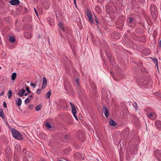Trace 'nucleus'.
<instances>
[{
    "label": "nucleus",
    "mask_w": 161,
    "mask_h": 161,
    "mask_svg": "<svg viewBox=\"0 0 161 161\" xmlns=\"http://www.w3.org/2000/svg\"><path fill=\"white\" fill-rule=\"evenodd\" d=\"M75 3V7L76 8H77V5H76V3Z\"/></svg>",
    "instance_id": "obj_61"
},
{
    "label": "nucleus",
    "mask_w": 161,
    "mask_h": 161,
    "mask_svg": "<svg viewBox=\"0 0 161 161\" xmlns=\"http://www.w3.org/2000/svg\"><path fill=\"white\" fill-rule=\"evenodd\" d=\"M9 3L11 5L14 6L19 5L20 2L19 0H11L9 1Z\"/></svg>",
    "instance_id": "obj_8"
},
{
    "label": "nucleus",
    "mask_w": 161,
    "mask_h": 161,
    "mask_svg": "<svg viewBox=\"0 0 161 161\" xmlns=\"http://www.w3.org/2000/svg\"><path fill=\"white\" fill-rule=\"evenodd\" d=\"M47 80L45 77H43V82L42 86V89H44L47 85Z\"/></svg>",
    "instance_id": "obj_10"
},
{
    "label": "nucleus",
    "mask_w": 161,
    "mask_h": 161,
    "mask_svg": "<svg viewBox=\"0 0 161 161\" xmlns=\"http://www.w3.org/2000/svg\"><path fill=\"white\" fill-rule=\"evenodd\" d=\"M109 123L111 126L114 127L117 125L116 122L113 119H111L110 120Z\"/></svg>",
    "instance_id": "obj_16"
},
{
    "label": "nucleus",
    "mask_w": 161,
    "mask_h": 161,
    "mask_svg": "<svg viewBox=\"0 0 161 161\" xmlns=\"http://www.w3.org/2000/svg\"><path fill=\"white\" fill-rule=\"evenodd\" d=\"M136 106H134V108H135L136 110H137V104H136Z\"/></svg>",
    "instance_id": "obj_58"
},
{
    "label": "nucleus",
    "mask_w": 161,
    "mask_h": 161,
    "mask_svg": "<svg viewBox=\"0 0 161 161\" xmlns=\"http://www.w3.org/2000/svg\"><path fill=\"white\" fill-rule=\"evenodd\" d=\"M71 108V111L73 114H76L77 112L75 106Z\"/></svg>",
    "instance_id": "obj_32"
},
{
    "label": "nucleus",
    "mask_w": 161,
    "mask_h": 161,
    "mask_svg": "<svg viewBox=\"0 0 161 161\" xmlns=\"http://www.w3.org/2000/svg\"><path fill=\"white\" fill-rule=\"evenodd\" d=\"M12 95V92L11 90L8 91V96L9 99H10Z\"/></svg>",
    "instance_id": "obj_29"
},
{
    "label": "nucleus",
    "mask_w": 161,
    "mask_h": 161,
    "mask_svg": "<svg viewBox=\"0 0 161 161\" xmlns=\"http://www.w3.org/2000/svg\"><path fill=\"white\" fill-rule=\"evenodd\" d=\"M14 161H19L17 159V158H14Z\"/></svg>",
    "instance_id": "obj_57"
},
{
    "label": "nucleus",
    "mask_w": 161,
    "mask_h": 161,
    "mask_svg": "<svg viewBox=\"0 0 161 161\" xmlns=\"http://www.w3.org/2000/svg\"><path fill=\"white\" fill-rule=\"evenodd\" d=\"M28 93H24V95H25V96H27V95H28Z\"/></svg>",
    "instance_id": "obj_60"
},
{
    "label": "nucleus",
    "mask_w": 161,
    "mask_h": 161,
    "mask_svg": "<svg viewBox=\"0 0 161 161\" xmlns=\"http://www.w3.org/2000/svg\"><path fill=\"white\" fill-rule=\"evenodd\" d=\"M25 89L28 93H30L31 92V91L30 90V88L29 87H26Z\"/></svg>",
    "instance_id": "obj_42"
},
{
    "label": "nucleus",
    "mask_w": 161,
    "mask_h": 161,
    "mask_svg": "<svg viewBox=\"0 0 161 161\" xmlns=\"http://www.w3.org/2000/svg\"><path fill=\"white\" fill-rule=\"evenodd\" d=\"M110 36L113 38L118 39L120 37V34L118 32H113L110 34Z\"/></svg>",
    "instance_id": "obj_6"
},
{
    "label": "nucleus",
    "mask_w": 161,
    "mask_h": 161,
    "mask_svg": "<svg viewBox=\"0 0 161 161\" xmlns=\"http://www.w3.org/2000/svg\"><path fill=\"white\" fill-rule=\"evenodd\" d=\"M103 112L106 118H108V116L109 112L108 110L107 109V108L105 106H103Z\"/></svg>",
    "instance_id": "obj_13"
},
{
    "label": "nucleus",
    "mask_w": 161,
    "mask_h": 161,
    "mask_svg": "<svg viewBox=\"0 0 161 161\" xmlns=\"http://www.w3.org/2000/svg\"><path fill=\"white\" fill-rule=\"evenodd\" d=\"M63 59L65 62H67L68 60V58L66 56H64L63 58Z\"/></svg>",
    "instance_id": "obj_41"
},
{
    "label": "nucleus",
    "mask_w": 161,
    "mask_h": 161,
    "mask_svg": "<svg viewBox=\"0 0 161 161\" xmlns=\"http://www.w3.org/2000/svg\"><path fill=\"white\" fill-rule=\"evenodd\" d=\"M64 138L66 139H67L68 138V135L66 134L64 136Z\"/></svg>",
    "instance_id": "obj_52"
},
{
    "label": "nucleus",
    "mask_w": 161,
    "mask_h": 161,
    "mask_svg": "<svg viewBox=\"0 0 161 161\" xmlns=\"http://www.w3.org/2000/svg\"><path fill=\"white\" fill-rule=\"evenodd\" d=\"M42 108V105L41 104H39L37 106L36 108V111H38L41 110Z\"/></svg>",
    "instance_id": "obj_35"
},
{
    "label": "nucleus",
    "mask_w": 161,
    "mask_h": 161,
    "mask_svg": "<svg viewBox=\"0 0 161 161\" xmlns=\"http://www.w3.org/2000/svg\"><path fill=\"white\" fill-rule=\"evenodd\" d=\"M86 15L89 19V22L92 24L93 23L94 21L92 17L91 12L89 11L88 9H87L86 10Z\"/></svg>",
    "instance_id": "obj_5"
},
{
    "label": "nucleus",
    "mask_w": 161,
    "mask_h": 161,
    "mask_svg": "<svg viewBox=\"0 0 161 161\" xmlns=\"http://www.w3.org/2000/svg\"><path fill=\"white\" fill-rule=\"evenodd\" d=\"M47 20L48 21L49 24L50 25H52V21H53V20L52 19H51L50 18L48 17V18H47Z\"/></svg>",
    "instance_id": "obj_37"
},
{
    "label": "nucleus",
    "mask_w": 161,
    "mask_h": 161,
    "mask_svg": "<svg viewBox=\"0 0 161 161\" xmlns=\"http://www.w3.org/2000/svg\"><path fill=\"white\" fill-rule=\"evenodd\" d=\"M11 131L12 136L14 138L19 140L23 139L22 135L20 133L19 131L14 129H12Z\"/></svg>",
    "instance_id": "obj_1"
},
{
    "label": "nucleus",
    "mask_w": 161,
    "mask_h": 161,
    "mask_svg": "<svg viewBox=\"0 0 161 161\" xmlns=\"http://www.w3.org/2000/svg\"><path fill=\"white\" fill-rule=\"evenodd\" d=\"M149 81H142L141 82V84L143 85L144 86H147L148 85Z\"/></svg>",
    "instance_id": "obj_26"
},
{
    "label": "nucleus",
    "mask_w": 161,
    "mask_h": 161,
    "mask_svg": "<svg viewBox=\"0 0 161 161\" xmlns=\"http://www.w3.org/2000/svg\"><path fill=\"white\" fill-rule=\"evenodd\" d=\"M83 133L80 130L78 131L76 134V136L78 138H80L82 136Z\"/></svg>",
    "instance_id": "obj_19"
},
{
    "label": "nucleus",
    "mask_w": 161,
    "mask_h": 161,
    "mask_svg": "<svg viewBox=\"0 0 161 161\" xmlns=\"http://www.w3.org/2000/svg\"><path fill=\"white\" fill-rule=\"evenodd\" d=\"M25 92L26 90L25 89H22L19 91L18 93V95L19 96L22 97L24 96V93Z\"/></svg>",
    "instance_id": "obj_11"
},
{
    "label": "nucleus",
    "mask_w": 161,
    "mask_h": 161,
    "mask_svg": "<svg viewBox=\"0 0 161 161\" xmlns=\"http://www.w3.org/2000/svg\"><path fill=\"white\" fill-rule=\"evenodd\" d=\"M74 117H75V119L77 120H78V118L77 117V116L76 115V114H73Z\"/></svg>",
    "instance_id": "obj_50"
},
{
    "label": "nucleus",
    "mask_w": 161,
    "mask_h": 161,
    "mask_svg": "<svg viewBox=\"0 0 161 161\" xmlns=\"http://www.w3.org/2000/svg\"><path fill=\"white\" fill-rule=\"evenodd\" d=\"M106 53L107 57L109 61L111 63L113 62V59L112 54L111 53L108 52L107 53Z\"/></svg>",
    "instance_id": "obj_12"
},
{
    "label": "nucleus",
    "mask_w": 161,
    "mask_h": 161,
    "mask_svg": "<svg viewBox=\"0 0 161 161\" xmlns=\"http://www.w3.org/2000/svg\"><path fill=\"white\" fill-rule=\"evenodd\" d=\"M0 116L2 119L5 118V116L3 113V110L2 109L0 108Z\"/></svg>",
    "instance_id": "obj_22"
},
{
    "label": "nucleus",
    "mask_w": 161,
    "mask_h": 161,
    "mask_svg": "<svg viewBox=\"0 0 161 161\" xmlns=\"http://www.w3.org/2000/svg\"><path fill=\"white\" fill-rule=\"evenodd\" d=\"M4 93V91H2L1 93L0 94V96H1L2 95H3Z\"/></svg>",
    "instance_id": "obj_54"
},
{
    "label": "nucleus",
    "mask_w": 161,
    "mask_h": 161,
    "mask_svg": "<svg viewBox=\"0 0 161 161\" xmlns=\"http://www.w3.org/2000/svg\"><path fill=\"white\" fill-rule=\"evenodd\" d=\"M153 61V62L155 64H156V65L158 68V61L157 58H155L153 59H152Z\"/></svg>",
    "instance_id": "obj_33"
},
{
    "label": "nucleus",
    "mask_w": 161,
    "mask_h": 161,
    "mask_svg": "<svg viewBox=\"0 0 161 161\" xmlns=\"http://www.w3.org/2000/svg\"><path fill=\"white\" fill-rule=\"evenodd\" d=\"M51 91L49 90V91L47 92L45 95V97L46 98H50V96L51 94Z\"/></svg>",
    "instance_id": "obj_21"
},
{
    "label": "nucleus",
    "mask_w": 161,
    "mask_h": 161,
    "mask_svg": "<svg viewBox=\"0 0 161 161\" xmlns=\"http://www.w3.org/2000/svg\"><path fill=\"white\" fill-rule=\"evenodd\" d=\"M75 82H76V83L77 85L78 86H79V85H80V83L79 82V79H78V78L76 79V80H75Z\"/></svg>",
    "instance_id": "obj_43"
},
{
    "label": "nucleus",
    "mask_w": 161,
    "mask_h": 161,
    "mask_svg": "<svg viewBox=\"0 0 161 161\" xmlns=\"http://www.w3.org/2000/svg\"><path fill=\"white\" fill-rule=\"evenodd\" d=\"M3 106L5 108H6L7 107L6 103L5 101L3 102Z\"/></svg>",
    "instance_id": "obj_45"
},
{
    "label": "nucleus",
    "mask_w": 161,
    "mask_h": 161,
    "mask_svg": "<svg viewBox=\"0 0 161 161\" xmlns=\"http://www.w3.org/2000/svg\"><path fill=\"white\" fill-rule=\"evenodd\" d=\"M47 4H46L45 3H44V6L47 9L50 6L49 4V1L48 0H47V1L46 2Z\"/></svg>",
    "instance_id": "obj_36"
},
{
    "label": "nucleus",
    "mask_w": 161,
    "mask_h": 161,
    "mask_svg": "<svg viewBox=\"0 0 161 161\" xmlns=\"http://www.w3.org/2000/svg\"><path fill=\"white\" fill-rule=\"evenodd\" d=\"M95 21L96 22V23H97V24L98 25L99 23V22L98 21V20H97V17L95 16Z\"/></svg>",
    "instance_id": "obj_46"
},
{
    "label": "nucleus",
    "mask_w": 161,
    "mask_h": 161,
    "mask_svg": "<svg viewBox=\"0 0 161 161\" xmlns=\"http://www.w3.org/2000/svg\"><path fill=\"white\" fill-rule=\"evenodd\" d=\"M34 11H35V13L37 15V16H38V12H37L36 10V9L35 8H34Z\"/></svg>",
    "instance_id": "obj_51"
},
{
    "label": "nucleus",
    "mask_w": 161,
    "mask_h": 161,
    "mask_svg": "<svg viewBox=\"0 0 161 161\" xmlns=\"http://www.w3.org/2000/svg\"><path fill=\"white\" fill-rule=\"evenodd\" d=\"M155 125L156 127L159 130L161 129V121L159 120H157L155 122Z\"/></svg>",
    "instance_id": "obj_15"
},
{
    "label": "nucleus",
    "mask_w": 161,
    "mask_h": 161,
    "mask_svg": "<svg viewBox=\"0 0 161 161\" xmlns=\"http://www.w3.org/2000/svg\"><path fill=\"white\" fill-rule=\"evenodd\" d=\"M8 40L9 42L13 43L15 41V38L13 36H10L9 37Z\"/></svg>",
    "instance_id": "obj_25"
},
{
    "label": "nucleus",
    "mask_w": 161,
    "mask_h": 161,
    "mask_svg": "<svg viewBox=\"0 0 161 161\" xmlns=\"http://www.w3.org/2000/svg\"><path fill=\"white\" fill-rule=\"evenodd\" d=\"M30 102V99L27 98L25 100V104H27V103H29Z\"/></svg>",
    "instance_id": "obj_39"
},
{
    "label": "nucleus",
    "mask_w": 161,
    "mask_h": 161,
    "mask_svg": "<svg viewBox=\"0 0 161 161\" xmlns=\"http://www.w3.org/2000/svg\"><path fill=\"white\" fill-rule=\"evenodd\" d=\"M17 74L16 73H13L11 75V79L12 80H14L16 78Z\"/></svg>",
    "instance_id": "obj_27"
},
{
    "label": "nucleus",
    "mask_w": 161,
    "mask_h": 161,
    "mask_svg": "<svg viewBox=\"0 0 161 161\" xmlns=\"http://www.w3.org/2000/svg\"><path fill=\"white\" fill-rule=\"evenodd\" d=\"M115 73L117 74H121L122 72L121 69L118 65H115Z\"/></svg>",
    "instance_id": "obj_14"
},
{
    "label": "nucleus",
    "mask_w": 161,
    "mask_h": 161,
    "mask_svg": "<svg viewBox=\"0 0 161 161\" xmlns=\"http://www.w3.org/2000/svg\"><path fill=\"white\" fill-rule=\"evenodd\" d=\"M150 11L152 16L154 18H156L157 14V8L155 4H153L151 5Z\"/></svg>",
    "instance_id": "obj_2"
},
{
    "label": "nucleus",
    "mask_w": 161,
    "mask_h": 161,
    "mask_svg": "<svg viewBox=\"0 0 161 161\" xmlns=\"http://www.w3.org/2000/svg\"><path fill=\"white\" fill-rule=\"evenodd\" d=\"M33 108V105L32 104H30L29 105L28 107V108L30 109H32Z\"/></svg>",
    "instance_id": "obj_44"
},
{
    "label": "nucleus",
    "mask_w": 161,
    "mask_h": 161,
    "mask_svg": "<svg viewBox=\"0 0 161 161\" xmlns=\"http://www.w3.org/2000/svg\"><path fill=\"white\" fill-rule=\"evenodd\" d=\"M45 126L48 129H51L52 128V125L50 124V123L46 122L45 124Z\"/></svg>",
    "instance_id": "obj_24"
},
{
    "label": "nucleus",
    "mask_w": 161,
    "mask_h": 161,
    "mask_svg": "<svg viewBox=\"0 0 161 161\" xmlns=\"http://www.w3.org/2000/svg\"><path fill=\"white\" fill-rule=\"evenodd\" d=\"M11 151L12 150L9 147H8L5 149V155L8 159L10 158V157L12 155Z\"/></svg>",
    "instance_id": "obj_3"
},
{
    "label": "nucleus",
    "mask_w": 161,
    "mask_h": 161,
    "mask_svg": "<svg viewBox=\"0 0 161 161\" xmlns=\"http://www.w3.org/2000/svg\"><path fill=\"white\" fill-rule=\"evenodd\" d=\"M25 28L26 29L31 30L32 29V27L31 25L27 24L25 26Z\"/></svg>",
    "instance_id": "obj_28"
},
{
    "label": "nucleus",
    "mask_w": 161,
    "mask_h": 161,
    "mask_svg": "<svg viewBox=\"0 0 161 161\" xmlns=\"http://www.w3.org/2000/svg\"><path fill=\"white\" fill-rule=\"evenodd\" d=\"M22 100L20 98H18L17 99L16 101V104L19 106H20L22 103Z\"/></svg>",
    "instance_id": "obj_17"
},
{
    "label": "nucleus",
    "mask_w": 161,
    "mask_h": 161,
    "mask_svg": "<svg viewBox=\"0 0 161 161\" xmlns=\"http://www.w3.org/2000/svg\"><path fill=\"white\" fill-rule=\"evenodd\" d=\"M24 36L26 38H31L32 37V36L30 32H27L24 33Z\"/></svg>",
    "instance_id": "obj_18"
},
{
    "label": "nucleus",
    "mask_w": 161,
    "mask_h": 161,
    "mask_svg": "<svg viewBox=\"0 0 161 161\" xmlns=\"http://www.w3.org/2000/svg\"><path fill=\"white\" fill-rule=\"evenodd\" d=\"M10 17H4V20L8 23H10L11 22Z\"/></svg>",
    "instance_id": "obj_23"
},
{
    "label": "nucleus",
    "mask_w": 161,
    "mask_h": 161,
    "mask_svg": "<svg viewBox=\"0 0 161 161\" xmlns=\"http://www.w3.org/2000/svg\"><path fill=\"white\" fill-rule=\"evenodd\" d=\"M153 114L152 113H150L149 114V117H151V116H153Z\"/></svg>",
    "instance_id": "obj_55"
},
{
    "label": "nucleus",
    "mask_w": 161,
    "mask_h": 161,
    "mask_svg": "<svg viewBox=\"0 0 161 161\" xmlns=\"http://www.w3.org/2000/svg\"><path fill=\"white\" fill-rule=\"evenodd\" d=\"M58 25L60 28L63 31H65V30L64 28L63 24L61 22H59L58 23Z\"/></svg>",
    "instance_id": "obj_31"
},
{
    "label": "nucleus",
    "mask_w": 161,
    "mask_h": 161,
    "mask_svg": "<svg viewBox=\"0 0 161 161\" xmlns=\"http://www.w3.org/2000/svg\"><path fill=\"white\" fill-rule=\"evenodd\" d=\"M149 51H148V52L147 53V55H148L149 54Z\"/></svg>",
    "instance_id": "obj_62"
},
{
    "label": "nucleus",
    "mask_w": 161,
    "mask_h": 161,
    "mask_svg": "<svg viewBox=\"0 0 161 161\" xmlns=\"http://www.w3.org/2000/svg\"><path fill=\"white\" fill-rule=\"evenodd\" d=\"M138 147V145L137 144H136L135 146V151H134V153H135V151H137L138 150V148H137V147Z\"/></svg>",
    "instance_id": "obj_47"
},
{
    "label": "nucleus",
    "mask_w": 161,
    "mask_h": 161,
    "mask_svg": "<svg viewBox=\"0 0 161 161\" xmlns=\"http://www.w3.org/2000/svg\"><path fill=\"white\" fill-rule=\"evenodd\" d=\"M64 87L66 92L72 91L71 85L70 83H68L67 85L65 84Z\"/></svg>",
    "instance_id": "obj_7"
},
{
    "label": "nucleus",
    "mask_w": 161,
    "mask_h": 161,
    "mask_svg": "<svg viewBox=\"0 0 161 161\" xmlns=\"http://www.w3.org/2000/svg\"><path fill=\"white\" fill-rule=\"evenodd\" d=\"M30 85L31 86H32L34 88L36 86V84H34V83H31Z\"/></svg>",
    "instance_id": "obj_48"
},
{
    "label": "nucleus",
    "mask_w": 161,
    "mask_h": 161,
    "mask_svg": "<svg viewBox=\"0 0 161 161\" xmlns=\"http://www.w3.org/2000/svg\"><path fill=\"white\" fill-rule=\"evenodd\" d=\"M111 75H112L113 78L114 79V80H115V77H114V76L113 75L114 73L113 72H111Z\"/></svg>",
    "instance_id": "obj_53"
},
{
    "label": "nucleus",
    "mask_w": 161,
    "mask_h": 161,
    "mask_svg": "<svg viewBox=\"0 0 161 161\" xmlns=\"http://www.w3.org/2000/svg\"><path fill=\"white\" fill-rule=\"evenodd\" d=\"M74 3H76V0H74Z\"/></svg>",
    "instance_id": "obj_64"
},
{
    "label": "nucleus",
    "mask_w": 161,
    "mask_h": 161,
    "mask_svg": "<svg viewBox=\"0 0 161 161\" xmlns=\"http://www.w3.org/2000/svg\"><path fill=\"white\" fill-rule=\"evenodd\" d=\"M72 149L69 147L68 148H64V152L65 154L68 153Z\"/></svg>",
    "instance_id": "obj_20"
},
{
    "label": "nucleus",
    "mask_w": 161,
    "mask_h": 161,
    "mask_svg": "<svg viewBox=\"0 0 161 161\" xmlns=\"http://www.w3.org/2000/svg\"><path fill=\"white\" fill-rule=\"evenodd\" d=\"M137 65L140 67L142 69V68L143 65H142V63L141 61L139 62V63H137Z\"/></svg>",
    "instance_id": "obj_38"
},
{
    "label": "nucleus",
    "mask_w": 161,
    "mask_h": 161,
    "mask_svg": "<svg viewBox=\"0 0 161 161\" xmlns=\"http://www.w3.org/2000/svg\"><path fill=\"white\" fill-rule=\"evenodd\" d=\"M74 155L77 158H80L81 157V154L79 153H75Z\"/></svg>",
    "instance_id": "obj_30"
},
{
    "label": "nucleus",
    "mask_w": 161,
    "mask_h": 161,
    "mask_svg": "<svg viewBox=\"0 0 161 161\" xmlns=\"http://www.w3.org/2000/svg\"><path fill=\"white\" fill-rule=\"evenodd\" d=\"M28 97H31V98H32L33 97V96L32 95H29L28 96Z\"/></svg>",
    "instance_id": "obj_59"
},
{
    "label": "nucleus",
    "mask_w": 161,
    "mask_h": 161,
    "mask_svg": "<svg viewBox=\"0 0 161 161\" xmlns=\"http://www.w3.org/2000/svg\"><path fill=\"white\" fill-rule=\"evenodd\" d=\"M135 19L133 17H129L128 18V20H127V22L130 26L131 27H134L135 25Z\"/></svg>",
    "instance_id": "obj_4"
},
{
    "label": "nucleus",
    "mask_w": 161,
    "mask_h": 161,
    "mask_svg": "<svg viewBox=\"0 0 161 161\" xmlns=\"http://www.w3.org/2000/svg\"><path fill=\"white\" fill-rule=\"evenodd\" d=\"M105 29V30H106L107 29V26L106 25H105L104 26H102Z\"/></svg>",
    "instance_id": "obj_56"
},
{
    "label": "nucleus",
    "mask_w": 161,
    "mask_h": 161,
    "mask_svg": "<svg viewBox=\"0 0 161 161\" xmlns=\"http://www.w3.org/2000/svg\"><path fill=\"white\" fill-rule=\"evenodd\" d=\"M158 96H159V97L161 98V94H159V95H158Z\"/></svg>",
    "instance_id": "obj_63"
},
{
    "label": "nucleus",
    "mask_w": 161,
    "mask_h": 161,
    "mask_svg": "<svg viewBox=\"0 0 161 161\" xmlns=\"http://www.w3.org/2000/svg\"><path fill=\"white\" fill-rule=\"evenodd\" d=\"M69 104H70V106H71V108H72V107H74V106H75L74 104H73V103H72L71 102H69Z\"/></svg>",
    "instance_id": "obj_49"
},
{
    "label": "nucleus",
    "mask_w": 161,
    "mask_h": 161,
    "mask_svg": "<svg viewBox=\"0 0 161 161\" xmlns=\"http://www.w3.org/2000/svg\"><path fill=\"white\" fill-rule=\"evenodd\" d=\"M41 90L40 89H38L37 90L36 92L37 94L38 95H39L40 94V93H41Z\"/></svg>",
    "instance_id": "obj_40"
},
{
    "label": "nucleus",
    "mask_w": 161,
    "mask_h": 161,
    "mask_svg": "<svg viewBox=\"0 0 161 161\" xmlns=\"http://www.w3.org/2000/svg\"><path fill=\"white\" fill-rule=\"evenodd\" d=\"M155 156L159 161H161V154H157L156 153Z\"/></svg>",
    "instance_id": "obj_34"
},
{
    "label": "nucleus",
    "mask_w": 161,
    "mask_h": 161,
    "mask_svg": "<svg viewBox=\"0 0 161 161\" xmlns=\"http://www.w3.org/2000/svg\"><path fill=\"white\" fill-rule=\"evenodd\" d=\"M23 20L25 22H30L31 21V17L30 15H26L23 18Z\"/></svg>",
    "instance_id": "obj_9"
}]
</instances>
